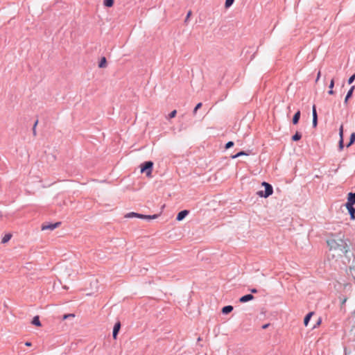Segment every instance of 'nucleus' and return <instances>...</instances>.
Returning a JSON list of instances; mask_svg holds the SVG:
<instances>
[{
    "instance_id": "f257e3e1",
    "label": "nucleus",
    "mask_w": 355,
    "mask_h": 355,
    "mask_svg": "<svg viewBox=\"0 0 355 355\" xmlns=\"http://www.w3.org/2000/svg\"><path fill=\"white\" fill-rule=\"evenodd\" d=\"M343 237L344 236L342 234H339L329 238L327 242L330 250H338L343 254L347 253L348 245Z\"/></svg>"
},
{
    "instance_id": "f03ea898",
    "label": "nucleus",
    "mask_w": 355,
    "mask_h": 355,
    "mask_svg": "<svg viewBox=\"0 0 355 355\" xmlns=\"http://www.w3.org/2000/svg\"><path fill=\"white\" fill-rule=\"evenodd\" d=\"M262 186L265 187L264 191H259L257 194L263 198H268L271 196L273 193V188L272 185L266 182H262Z\"/></svg>"
},
{
    "instance_id": "7ed1b4c3",
    "label": "nucleus",
    "mask_w": 355,
    "mask_h": 355,
    "mask_svg": "<svg viewBox=\"0 0 355 355\" xmlns=\"http://www.w3.org/2000/svg\"><path fill=\"white\" fill-rule=\"evenodd\" d=\"M141 218V219H148V220H151V219H155L158 217V215L157 214H154V215H144V214H138V213H136V212H130V213H128L125 215V218Z\"/></svg>"
},
{
    "instance_id": "20e7f679",
    "label": "nucleus",
    "mask_w": 355,
    "mask_h": 355,
    "mask_svg": "<svg viewBox=\"0 0 355 355\" xmlns=\"http://www.w3.org/2000/svg\"><path fill=\"white\" fill-rule=\"evenodd\" d=\"M153 162L152 161H146L141 165V172L146 173L147 177H151Z\"/></svg>"
},
{
    "instance_id": "39448f33",
    "label": "nucleus",
    "mask_w": 355,
    "mask_h": 355,
    "mask_svg": "<svg viewBox=\"0 0 355 355\" xmlns=\"http://www.w3.org/2000/svg\"><path fill=\"white\" fill-rule=\"evenodd\" d=\"M60 224V222H57L55 223H43L42 225V230H53L58 227Z\"/></svg>"
},
{
    "instance_id": "423d86ee",
    "label": "nucleus",
    "mask_w": 355,
    "mask_h": 355,
    "mask_svg": "<svg viewBox=\"0 0 355 355\" xmlns=\"http://www.w3.org/2000/svg\"><path fill=\"white\" fill-rule=\"evenodd\" d=\"M120 329H121V322H116L114 326L113 331H112V337L114 339H116Z\"/></svg>"
},
{
    "instance_id": "0eeeda50",
    "label": "nucleus",
    "mask_w": 355,
    "mask_h": 355,
    "mask_svg": "<svg viewBox=\"0 0 355 355\" xmlns=\"http://www.w3.org/2000/svg\"><path fill=\"white\" fill-rule=\"evenodd\" d=\"M189 213V211L184 209L180 211L176 217V220L178 221L182 220Z\"/></svg>"
},
{
    "instance_id": "6e6552de",
    "label": "nucleus",
    "mask_w": 355,
    "mask_h": 355,
    "mask_svg": "<svg viewBox=\"0 0 355 355\" xmlns=\"http://www.w3.org/2000/svg\"><path fill=\"white\" fill-rule=\"evenodd\" d=\"M318 125V114L316 107L315 105L313 106V127L315 128Z\"/></svg>"
},
{
    "instance_id": "1a4fd4ad",
    "label": "nucleus",
    "mask_w": 355,
    "mask_h": 355,
    "mask_svg": "<svg viewBox=\"0 0 355 355\" xmlns=\"http://www.w3.org/2000/svg\"><path fill=\"white\" fill-rule=\"evenodd\" d=\"M254 298V297L252 294H247L245 295L242 296L239 298V302L241 303H245L247 302H249L250 300H252Z\"/></svg>"
},
{
    "instance_id": "9d476101",
    "label": "nucleus",
    "mask_w": 355,
    "mask_h": 355,
    "mask_svg": "<svg viewBox=\"0 0 355 355\" xmlns=\"http://www.w3.org/2000/svg\"><path fill=\"white\" fill-rule=\"evenodd\" d=\"M300 111L298 110L295 112V114H294L293 117V120H292V122L294 125H296L297 123H298L299 122V120H300Z\"/></svg>"
},
{
    "instance_id": "9b49d317",
    "label": "nucleus",
    "mask_w": 355,
    "mask_h": 355,
    "mask_svg": "<svg viewBox=\"0 0 355 355\" xmlns=\"http://www.w3.org/2000/svg\"><path fill=\"white\" fill-rule=\"evenodd\" d=\"M233 310V306L231 305L225 306L222 309V313L223 314H228Z\"/></svg>"
},
{
    "instance_id": "f8f14e48",
    "label": "nucleus",
    "mask_w": 355,
    "mask_h": 355,
    "mask_svg": "<svg viewBox=\"0 0 355 355\" xmlns=\"http://www.w3.org/2000/svg\"><path fill=\"white\" fill-rule=\"evenodd\" d=\"M354 89V86H352V87L349 89V90L348 91V92H347V95H346V96H345V101H344V103H345V104H347V103L348 99H349V98H351V96H352V94H353Z\"/></svg>"
},
{
    "instance_id": "ddd939ff",
    "label": "nucleus",
    "mask_w": 355,
    "mask_h": 355,
    "mask_svg": "<svg viewBox=\"0 0 355 355\" xmlns=\"http://www.w3.org/2000/svg\"><path fill=\"white\" fill-rule=\"evenodd\" d=\"M107 67V60L105 57H102L99 63H98V67L99 68H105Z\"/></svg>"
},
{
    "instance_id": "4468645a",
    "label": "nucleus",
    "mask_w": 355,
    "mask_h": 355,
    "mask_svg": "<svg viewBox=\"0 0 355 355\" xmlns=\"http://www.w3.org/2000/svg\"><path fill=\"white\" fill-rule=\"evenodd\" d=\"M31 323L37 327H40L42 325L38 315H36L33 318Z\"/></svg>"
},
{
    "instance_id": "2eb2a0df",
    "label": "nucleus",
    "mask_w": 355,
    "mask_h": 355,
    "mask_svg": "<svg viewBox=\"0 0 355 355\" xmlns=\"http://www.w3.org/2000/svg\"><path fill=\"white\" fill-rule=\"evenodd\" d=\"M313 315V312L309 313L304 319V324L305 326H307L309 324V322L310 321L312 315Z\"/></svg>"
},
{
    "instance_id": "dca6fc26",
    "label": "nucleus",
    "mask_w": 355,
    "mask_h": 355,
    "mask_svg": "<svg viewBox=\"0 0 355 355\" xmlns=\"http://www.w3.org/2000/svg\"><path fill=\"white\" fill-rule=\"evenodd\" d=\"M347 200L354 205L355 204V193H352V192L349 193L348 196H347Z\"/></svg>"
},
{
    "instance_id": "f3484780",
    "label": "nucleus",
    "mask_w": 355,
    "mask_h": 355,
    "mask_svg": "<svg viewBox=\"0 0 355 355\" xmlns=\"http://www.w3.org/2000/svg\"><path fill=\"white\" fill-rule=\"evenodd\" d=\"M302 138V134L300 132H296L294 135L292 137V140L293 141H297Z\"/></svg>"
},
{
    "instance_id": "a211bd4d",
    "label": "nucleus",
    "mask_w": 355,
    "mask_h": 355,
    "mask_svg": "<svg viewBox=\"0 0 355 355\" xmlns=\"http://www.w3.org/2000/svg\"><path fill=\"white\" fill-rule=\"evenodd\" d=\"M355 142V132L352 133L350 136L349 141L347 144V147L351 146Z\"/></svg>"
},
{
    "instance_id": "6ab92c4d",
    "label": "nucleus",
    "mask_w": 355,
    "mask_h": 355,
    "mask_svg": "<svg viewBox=\"0 0 355 355\" xmlns=\"http://www.w3.org/2000/svg\"><path fill=\"white\" fill-rule=\"evenodd\" d=\"M248 155V153H246V152H245V151H240V152H239L238 153H236V154H235V155H232V156H231V157H232V159H236V158H237V157H240V156H243V155Z\"/></svg>"
},
{
    "instance_id": "aec40b11",
    "label": "nucleus",
    "mask_w": 355,
    "mask_h": 355,
    "mask_svg": "<svg viewBox=\"0 0 355 355\" xmlns=\"http://www.w3.org/2000/svg\"><path fill=\"white\" fill-rule=\"evenodd\" d=\"M12 237V235L10 234H6L2 239L1 243H7Z\"/></svg>"
},
{
    "instance_id": "412c9836",
    "label": "nucleus",
    "mask_w": 355,
    "mask_h": 355,
    "mask_svg": "<svg viewBox=\"0 0 355 355\" xmlns=\"http://www.w3.org/2000/svg\"><path fill=\"white\" fill-rule=\"evenodd\" d=\"M348 212L350 215V218L355 219V208L354 207H351Z\"/></svg>"
},
{
    "instance_id": "4be33fe9",
    "label": "nucleus",
    "mask_w": 355,
    "mask_h": 355,
    "mask_svg": "<svg viewBox=\"0 0 355 355\" xmlns=\"http://www.w3.org/2000/svg\"><path fill=\"white\" fill-rule=\"evenodd\" d=\"M103 3L107 7H112L114 4V0H104Z\"/></svg>"
},
{
    "instance_id": "5701e85b",
    "label": "nucleus",
    "mask_w": 355,
    "mask_h": 355,
    "mask_svg": "<svg viewBox=\"0 0 355 355\" xmlns=\"http://www.w3.org/2000/svg\"><path fill=\"white\" fill-rule=\"evenodd\" d=\"M234 0H226L225 3V8H230L234 3Z\"/></svg>"
},
{
    "instance_id": "b1692460",
    "label": "nucleus",
    "mask_w": 355,
    "mask_h": 355,
    "mask_svg": "<svg viewBox=\"0 0 355 355\" xmlns=\"http://www.w3.org/2000/svg\"><path fill=\"white\" fill-rule=\"evenodd\" d=\"M202 103H198L196 105V107H194V110H193V114H196V112H197L198 110V109H200V108L202 107Z\"/></svg>"
},
{
    "instance_id": "393cba45",
    "label": "nucleus",
    "mask_w": 355,
    "mask_h": 355,
    "mask_svg": "<svg viewBox=\"0 0 355 355\" xmlns=\"http://www.w3.org/2000/svg\"><path fill=\"white\" fill-rule=\"evenodd\" d=\"M177 111L175 110H173L168 116L167 119H170L174 118L176 116Z\"/></svg>"
},
{
    "instance_id": "a878e982",
    "label": "nucleus",
    "mask_w": 355,
    "mask_h": 355,
    "mask_svg": "<svg viewBox=\"0 0 355 355\" xmlns=\"http://www.w3.org/2000/svg\"><path fill=\"white\" fill-rule=\"evenodd\" d=\"M344 148V142H343V138H340V141H339V144H338V149L339 150H342Z\"/></svg>"
},
{
    "instance_id": "bb28decb",
    "label": "nucleus",
    "mask_w": 355,
    "mask_h": 355,
    "mask_svg": "<svg viewBox=\"0 0 355 355\" xmlns=\"http://www.w3.org/2000/svg\"><path fill=\"white\" fill-rule=\"evenodd\" d=\"M38 123V120H36L35 122L34 123V125H33V136H36L37 135V132H36V126Z\"/></svg>"
},
{
    "instance_id": "cd10ccee",
    "label": "nucleus",
    "mask_w": 355,
    "mask_h": 355,
    "mask_svg": "<svg viewBox=\"0 0 355 355\" xmlns=\"http://www.w3.org/2000/svg\"><path fill=\"white\" fill-rule=\"evenodd\" d=\"M234 142L230 141H228L226 144H225V148L226 149H229L230 148H232L233 146H234Z\"/></svg>"
},
{
    "instance_id": "c85d7f7f",
    "label": "nucleus",
    "mask_w": 355,
    "mask_h": 355,
    "mask_svg": "<svg viewBox=\"0 0 355 355\" xmlns=\"http://www.w3.org/2000/svg\"><path fill=\"white\" fill-rule=\"evenodd\" d=\"M347 210H349L351 207H354V204L349 202L348 200L345 204Z\"/></svg>"
},
{
    "instance_id": "c756f323",
    "label": "nucleus",
    "mask_w": 355,
    "mask_h": 355,
    "mask_svg": "<svg viewBox=\"0 0 355 355\" xmlns=\"http://www.w3.org/2000/svg\"><path fill=\"white\" fill-rule=\"evenodd\" d=\"M355 80V73L353 74L352 76L349 77L348 79V84H352Z\"/></svg>"
},
{
    "instance_id": "7c9ffc66",
    "label": "nucleus",
    "mask_w": 355,
    "mask_h": 355,
    "mask_svg": "<svg viewBox=\"0 0 355 355\" xmlns=\"http://www.w3.org/2000/svg\"><path fill=\"white\" fill-rule=\"evenodd\" d=\"M339 135H340V138H343V125L340 126V130H339Z\"/></svg>"
},
{
    "instance_id": "2f4dec72",
    "label": "nucleus",
    "mask_w": 355,
    "mask_h": 355,
    "mask_svg": "<svg viewBox=\"0 0 355 355\" xmlns=\"http://www.w3.org/2000/svg\"><path fill=\"white\" fill-rule=\"evenodd\" d=\"M334 87V80L331 79L329 87V89H333Z\"/></svg>"
},
{
    "instance_id": "473e14b6",
    "label": "nucleus",
    "mask_w": 355,
    "mask_h": 355,
    "mask_svg": "<svg viewBox=\"0 0 355 355\" xmlns=\"http://www.w3.org/2000/svg\"><path fill=\"white\" fill-rule=\"evenodd\" d=\"M74 316H75L74 314H72V313H71V314H66V315H64L63 316V319H67L68 318L74 317Z\"/></svg>"
},
{
    "instance_id": "72a5a7b5",
    "label": "nucleus",
    "mask_w": 355,
    "mask_h": 355,
    "mask_svg": "<svg viewBox=\"0 0 355 355\" xmlns=\"http://www.w3.org/2000/svg\"><path fill=\"white\" fill-rule=\"evenodd\" d=\"M270 325V323L265 324H263V325L262 326V329H267Z\"/></svg>"
},
{
    "instance_id": "f704fd0d",
    "label": "nucleus",
    "mask_w": 355,
    "mask_h": 355,
    "mask_svg": "<svg viewBox=\"0 0 355 355\" xmlns=\"http://www.w3.org/2000/svg\"><path fill=\"white\" fill-rule=\"evenodd\" d=\"M328 93L330 95H333L334 94V92L333 89H329Z\"/></svg>"
},
{
    "instance_id": "c9c22d12",
    "label": "nucleus",
    "mask_w": 355,
    "mask_h": 355,
    "mask_svg": "<svg viewBox=\"0 0 355 355\" xmlns=\"http://www.w3.org/2000/svg\"><path fill=\"white\" fill-rule=\"evenodd\" d=\"M250 291L252 293H257L258 292L256 288H252V289H250Z\"/></svg>"
},
{
    "instance_id": "e433bc0d",
    "label": "nucleus",
    "mask_w": 355,
    "mask_h": 355,
    "mask_svg": "<svg viewBox=\"0 0 355 355\" xmlns=\"http://www.w3.org/2000/svg\"><path fill=\"white\" fill-rule=\"evenodd\" d=\"M25 345H26V346H31V343H30V342H26V343H25Z\"/></svg>"
},
{
    "instance_id": "4c0bfd02",
    "label": "nucleus",
    "mask_w": 355,
    "mask_h": 355,
    "mask_svg": "<svg viewBox=\"0 0 355 355\" xmlns=\"http://www.w3.org/2000/svg\"><path fill=\"white\" fill-rule=\"evenodd\" d=\"M191 14V11H189V12L187 13V18H189V17H190Z\"/></svg>"
},
{
    "instance_id": "58836bf2",
    "label": "nucleus",
    "mask_w": 355,
    "mask_h": 355,
    "mask_svg": "<svg viewBox=\"0 0 355 355\" xmlns=\"http://www.w3.org/2000/svg\"><path fill=\"white\" fill-rule=\"evenodd\" d=\"M320 72L319 71L318 73V76H317V78H316V81L318 80L319 78H320Z\"/></svg>"
},
{
    "instance_id": "ea45409f",
    "label": "nucleus",
    "mask_w": 355,
    "mask_h": 355,
    "mask_svg": "<svg viewBox=\"0 0 355 355\" xmlns=\"http://www.w3.org/2000/svg\"><path fill=\"white\" fill-rule=\"evenodd\" d=\"M320 322H321V320H320V319H319L318 322H317V324H318H318H320Z\"/></svg>"
}]
</instances>
